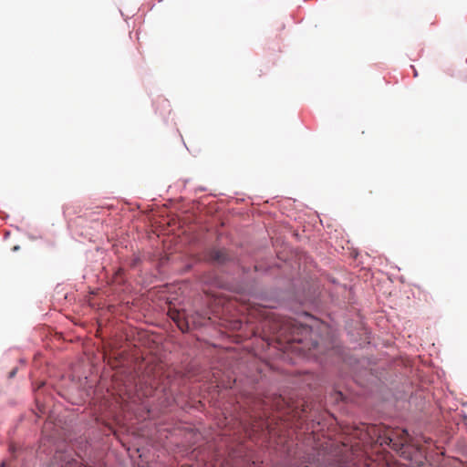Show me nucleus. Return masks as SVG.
Segmentation results:
<instances>
[{
	"mask_svg": "<svg viewBox=\"0 0 467 467\" xmlns=\"http://www.w3.org/2000/svg\"><path fill=\"white\" fill-rule=\"evenodd\" d=\"M49 467H82L70 453L57 451L52 459Z\"/></svg>",
	"mask_w": 467,
	"mask_h": 467,
	"instance_id": "4",
	"label": "nucleus"
},
{
	"mask_svg": "<svg viewBox=\"0 0 467 467\" xmlns=\"http://www.w3.org/2000/svg\"><path fill=\"white\" fill-rule=\"evenodd\" d=\"M277 338L286 343H304L308 349L316 348L317 342H312L311 346L306 341L307 337L312 336V328L308 325H303L292 318H285L281 320L278 330L276 331Z\"/></svg>",
	"mask_w": 467,
	"mask_h": 467,
	"instance_id": "1",
	"label": "nucleus"
},
{
	"mask_svg": "<svg viewBox=\"0 0 467 467\" xmlns=\"http://www.w3.org/2000/svg\"><path fill=\"white\" fill-rule=\"evenodd\" d=\"M410 437L406 430H392L384 436L381 444H387L396 451H401L403 447L410 444Z\"/></svg>",
	"mask_w": 467,
	"mask_h": 467,
	"instance_id": "2",
	"label": "nucleus"
},
{
	"mask_svg": "<svg viewBox=\"0 0 467 467\" xmlns=\"http://www.w3.org/2000/svg\"><path fill=\"white\" fill-rule=\"evenodd\" d=\"M207 259L217 265H223L230 260L228 252L225 249H212L209 251Z\"/></svg>",
	"mask_w": 467,
	"mask_h": 467,
	"instance_id": "5",
	"label": "nucleus"
},
{
	"mask_svg": "<svg viewBox=\"0 0 467 467\" xmlns=\"http://www.w3.org/2000/svg\"><path fill=\"white\" fill-rule=\"evenodd\" d=\"M170 317L176 323L181 331L186 332L189 330V322L186 319L184 313H181L177 310H170Z\"/></svg>",
	"mask_w": 467,
	"mask_h": 467,
	"instance_id": "6",
	"label": "nucleus"
},
{
	"mask_svg": "<svg viewBox=\"0 0 467 467\" xmlns=\"http://www.w3.org/2000/svg\"><path fill=\"white\" fill-rule=\"evenodd\" d=\"M410 437L406 430H392L384 436L381 444H387L396 451H401L403 447L410 444Z\"/></svg>",
	"mask_w": 467,
	"mask_h": 467,
	"instance_id": "3",
	"label": "nucleus"
},
{
	"mask_svg": "<svg viewBox=\"0 0 467 467\" xmlns=\"http://www.w3.org/2000/svg\"><path fill=\"white\" fill-rule=\"evenodd\" d=\"M15 374H16V370H12V371L10 372V377H14V376H15Z\"/></svg>",
	"mask_w": 467,
	"mask_h": 467,
	"instance_id": "7",
	"label": "nucleus"
}]
</instances>
